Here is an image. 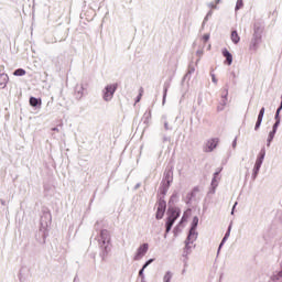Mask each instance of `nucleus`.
Here are the masks:
<instances>
[{
    "instance_id": "72a5a7b5",
    "label": "nucleus",
    "mask_w": 282,
    "mask_h": 282,
    "mask_svg": "<svg viewBox=\"0 0 282 282\" xmlns=\"http://www.w3.org/2000/svg\"><path fill=\"white\" fill-rule=\"evenodd\" d=\"M241 8H243V0H237L236 7H235L236 12L241 10Z\"/></svg>"
},
{
    "instance_id": "5701e85b",
    "label": "nucleus",
    "mask_w": 282,
    "mask_h": 282,
    "mask_svg": "<svg viewBox=\"0 0 282 282\" xmlns=\"http://www.w3.org/2000/svg\"><path fill=\"white\" fill-rule=\"evenodd\" d=\"M221 101H220V106H223V107H226V105H227V102H228V86L227 87H225V89H224V94L221 95Z\"/></svg>"
},
{
    "instance_id": "0eeeda50",
    "label": "nucleus",
    "mask_w": 282,
    "mask_h": 282,
    "mask_svg": "<svg viewBox=\"0 0 282 282\" xmlns=\"http://www.w3.org/2000/svg\"><path fill=\"white\" fill-rule=\"evenodd\" d=\"M52 224V213L47 212H43L41 219H40V227L41 228H45L47 230V228H50Z\"/></svg>"
},
{
    "instance_id": "680f3d73",
    "label": "nucleus",
    "mask_w": 282,
    "mask_h": 282,
    "mask_svg": "<svg viewBox=\"0 0 282 282\" xmlns=\"http://www.w3.org/2000/svg\"><path fill=\"white\" fill-rule=\"evenodd\" d=\"M139 279H141V282H147L145 275H143V276L139 278Z\"/></svg>"
},
{
    "instance_id": "2eb2a0df",
    "label": "nucleus",
    "mask_w": 282,
    "mask_h": 282,
    "mask_svg": "<svg viewBox=\"0 0 282 282\" xmlns=\"http://www.w3.org/2000/svg\"><path fill=\"white\" fill-rule=\"evenodd\" d=\"M221 54L226 58L225 65H232V53L228 48H223Z\"/></svg>"
},
{
    "instance_id": "ea45409f",
    "label": "nucleus",
    "mask_w": 282,
    "mask_h": 282,
    "mask_svg": "<svg viewBox=\"0 0 282 282\" xmlns=\"http://www.w3.org/2000/svg\"><path fill=\"white\" fill-rule=\"evenodd\" d=\"M217 186H218V185H210V188H209V192H208V193H209L210 195H215V193H216V191H217Z\"/></svg>"
},
{
    "instance_id": "f3484780",
    "label": "nucleus",
    "mask_w": 282,
    "mask_h": 282,
    "mask_svg": "<svg viewBox=\"0 0 282 282\" xmlns=\"http://www.w3.org/2000/svg\"><path fill=\"white\" fill-rule=\"evenodd\" d=\"M175 225V220L171 218H166L165 220V234H164V239H166L169 232L173 229V226Z\"/></svg>"
},
{
    "instance_id": "423d86ee",
    "label": "nucleus",
    "mask_w": 282,
    "mask_h": 282,
    "mask_svg": "<svg viewBox=\"0 0 282 282\" xmlns=\"http://www.w3.org/2000/svg\"><path fill=\"white\" fill-rule=\"evenodd\" d=\"M167 219H172L173 221H176V219H180V216L182 215V209H180V207H175V206H169L167 207Z\"/></svg>"
},
{
    "instance_id": "9b49d317",
    "label": "nucleus",
    "mask_w": 282,
    "mask_h": 282,
    "mask_svg": "<svg viewBox=\"0 0 282 282\" xmlns=\"http://www.w3.org/2000/svg\"><path fill=\"white\" fill-rule=\"evenodd\" d=\"M35 239L39 243H45V239H47V229L40 227L39 231L35 234Z\"/></svg>"
},
{
    "instance_id": "864d4df0",
    "label": "nucleus",
    "mask_w": 282,
    "mask_h": 282,
    "mask_svg": "<svg viewBox=\"0 0 282 282\" xmlns=\"http://www.w3.org/2000/svg\"><path fill=\"white\" fill-rule=\"evenodd\" d=\"M281 111H282V102H280V105H279V107H278L275 113H281Z\"/></svg>"
},
{
    "instance_id": "473e14b6",
    "label": "nucleus",
    "mask_w": 282,
    "mask_h": 282,
    "mask_svg": "<svg viewBox=\"0 0 282 282\" xmlns=\"http://www.w3.org/2000/svg\"><path fill=\"white\" fill-rule=\"evenodd\" d=\"M153 261H155V258H150L143 263L142 268L147 270L151 265V263H153Z\"/></svg>"
},
{
    "instance_id": "a18cd8bd",
    "label": "nucleus",
    "mask_w": 282,
    "mask_h": 282,
    "mask_svg": "<svg viewBox=\"0 0 282 282\" xmlns=\"http://www.w3.org/2000/svg\"><path fill=\"white\" fill-rule=\"evenodd\" d=\"M196 56H198L199 58H202V56H204V51H203V50L196 51Z\"/></svg>"
},
{
    "instance_id": "0e129e2a",
    "label": "nucleus",
    "mask_w": 282,
    "mask_h": 282,
    "mask_svg": "<svg viewBox=\"0 0 282 282\" xmlns=\"http://www.w3.org/2000/svg\"><path fill=\"white\" fill-rule=\"evenodd\" d=\"M224 246H225V243L220 242L219 246H218L219 250H221V248H224Z\"/></svg>"
},
{
    "instance_id": "774afa93",
    "label": "nucleus",
    "mask_w": 282,
    "mask_h": 282,
    "mask_svg": "<svg viewBox=\"0 0 282 282\" xmlns=\"http://www.w3.org/2000/svg\"><path fill=\"white\" fill-rule=\"evenodd\" d=\"M135 189L140 188V183L134 186Z\"/></svg>"
},
{
    "instance_id": "58836bf2",
    "label": "nucleus",
    "mask_w": 282,
    "mask_h": 282,
    "mask_svg": "<svg viewBox=\"0 0 282 282\" xmlns=\"http://www.w3.org/2000/svg\"><path fill=\"white\" fill-rule=\"evenodd\" d=\"M263 116H265V107H262V108L259 110L258 118H260V119L263 120Z\"/></svg>"
},
{
    "instance_id": "49530a36",
    "label": "nucleus",
    "mask_w": 282,
    "mask_h": 282,
    "mask_svg": "<svg viewBox=\"0 0 282 282\" xmlns=\"http://www.w3.org/2000/svg\"><path fill=\"white\" fill-rule=\"evenodd\" d=\"M162 142H171V137H166L165 134H163Z\"/></svg>"
},
{
    "instance_id": "4d7b16f0",
    "label": "nucleus",
    "mask_w": 282,
    "mask_h": 282,
    "mask_svg": "<svg viewBox=\"0 0 282 282\" xmlns=\"http://www.w3.org/2000/svg\"><path fill=\"white\" fill-rule=\"evenodd\" d=\"M141 98H142V95H138L135 98V102H140Z\"/></svg>"
},
{
    "instance_id": "13d9d810",
    "label": "nucleus",
    "mask_w": 282,
    "mask_h": 282,
    "mask_svg": "<svg viewBox=\"0 0 282 282\" xmlns=\"http://www.w3.org/2000/svg\"><path fill=\"white\" fill-rule=\"evenodd\" d=\"M73 282H80V279H78V274L75 275L74 281Z\"/></svg>"
},
{
    "instance_id": "4468645a",
    "label": "nucleus",
    "mask_w": 282,
    "mask_h": 282,
    "mask_svg": "<svg viewBox=\"0 0 282 282\" xmlns=\"http://www.w3.org/2000/svg\"><path fill=\"white\" fill-rule=\"evenodd\" d=\"M29 105H31V107H33L34 109H41V106L43 105V100L41 98L31 96L29 99Z\"/></svg>"
},
{
    "instance_id": "cd10ccee",
    "label": "nucleus",
    "mask_w": 282,
    "mask_h": 282,
    "mask_svg": "<svg viewBox=\"0 0 282 282\" xmlns=\"http://www.w3.org/2000/svg\"><path fill=\"white\" fill-rule=\"evenodd\" d=\"M144 124H149V120H151V110H147L142 118Z\"/></svg>"
},
{
    "instance_id": "c756f323",
    "label": "nucleus",
    "mask_w": 282,
    "mask_h": 282,
    "mask_svg": "<svg viewBox=\"0 0 282 282\" xmlns=\"http://www.w3.org/2000/svg\"><path fill=\"white\" fill-rule=\"evenodd\" d=\"M26 72L23 68H18L13 72V76H25Z\"/></svg>"
},
{
    "instance_id": "c9c22d12",
    "label": "nucleus",
    "mask_w": 282,
    "mask_h": 282,
    "mask_svg": "<svg viewBox=\"0 0 282 282\" xmlns=\"http://www.w3.org/2000/svg\"><path fill=\"white\" fill-rule=\"evenodd\" d=\"M209 17H213V11L210 10V11H208L207 12V14H206V17L204 18V20H203V28L206 25V22L208 21V18Z\"/></svg>"
},
{
    "instance_id": "6e6552de",
    "label": "nucleus",
    "mask_w": 282,
    "mask_h": 282,
    "mask_svg": "<svg viewBox=\"0 0 282 282\" xmlns=\"http://www.w3.org/2000/svg\"><path fill=\"white\" fill-rule=\"evenodd\" d=\"M147 252H149V243L144 242L137 249L133 258L134 261H140V259H142L147 254Z\"/></svg>"
},
{
    "instance_id": "09e8293b",
    "label": "nucleus",
    "mask_w": 282,
    "mask_h": 282,
    "mask_svg": "<svg viewBox=\"0 0 282 282\" xmlns=\"http://www.w3.org/2000/svg\"><path fill=\"white\" fill-rule=\"evenodd\" d=\"M187 219H186V216H182L180 223H178V226H182V224L186 223Z\"/></svg>"
},
{
    "instance_id": "de8ad7c7",
    "label": "nucleus",
    "mask_w": 282,
    "mask_h": 282,
    "mask_svg": "<svg viewBox=\"0 0 282 282\" xmlns=\"http://www.w3.org/2000/svg\"><path fill=\"white\" fill-rule=\"evenodd\" d=\"M183 263L184 268H188V257H184Z\"/></svg>"
},
{
    "instance_id": "39448f33",
    "label": "nucleus",
    "mask_w": 282,
    "mask_h": 282,
    "mask_svg": "<svg viewBox=\"0 0 282 282\" xmlns=\"http://www.w3.org/2000/svg\"><path fill=\"white\" fill-rule=\"evenodd\" d=\"M195 241H197V236L187 234V237L184 241L185 247L183 249V257H188V254H191V252H193V247L191 245L195 243Z\"/></svg>"
},
{
    "instance_id": "4be33fe9",
    "label": "nucleus",
    "mask_w": 282,
    "mask_h": 282,
    "mask_svg": "<svg viewBox=\"0 0 282 282\" xmlns=\"http://www.w3.org/2000/svg\"><path fill=\"white\" fill-rule=\"evenodd\" d=\"M156 210L166 212V200L163 197H159Z\"/></svg>"
},
{
    "instance_id": "a19ab883",
    "label": "nucleus",
    "mask_w": 282,
    "mask_h": 282,
    "mask_svg": "<svg viewBox=\"0 0 282 282\" xmlns=\"http://www.w3.org/2000/svg\"><path fill=\"white\" fill-rule=\"evenodd\" d=\"M203 41H204V43H208V41H210V34H204L203 35Z\"/></svg>"
},
{
    "instance_id": "69168bd1",
    "label": "nucleus",
    "mask_w": 282,
    "mask_h": 282,
    "mask_svg": "<svg viewBox=\"0 0 282 282\" xmlns=\"http://www.w3.org/2000/svg\"><path fill=\"white\" fill-rule=\"evenodd\" d=\"M0 204H1L2 206H6V200L0 199Z\"/></svg>"
},
{
    "instance_id": "e2e57ef3",
    "label": "nucleus",
    "mask_w": 282,
    "mask_h": 282,
    "mask_svg": "<svg viewBox=\"0 0 282 282\" xmlns=\"http://www.w3.org/2000/svg\"><path fill=\"white\" fill-rule=\"evenodd\" d=\"M51 131H56V132H58L59 130H58V127H54V128L51 129Z\"/></svg>"
},
{
    "instance_id": "6ab92c4d",
    "label": "nucleus",
    "mask_w": 282,
    "mask_h": 282,
    "mask_svg": "<svg viewBox=\"0 0 282 282\" xmlns=\"http://www.w3.org/2000/svg\"><path fill=\"white\" fill-rule=\"evenodd\" d=\"M192 74H195V66L193 64H189L187 73L184 75L182 83L184 84L185 80H191Z\"/></svg>"
},
{
    "instance_id": "37998d69",
    "label": "nucleus",
    "mask_w": 282,
    "mask_h": 282,
    "mask_svg": "<svg viewBox=\"0 0 282 282\" xmlns=\"http://www.w3.org/2000/svg\"><path fill=\"white\" fill-rule=\"evenodd\" d=\"M210 186H219V183L217 182V178L213 177Z\"/></svg>"
},
{
    "instance_id": "2f4dec72",
    "label": "nucleus",
    "mask_w": 282,
    "mask_h": 282,
    "mask_svg": "<svg viewBox=\"0 0 282 282\" xmlns=\"http://www.w3.org/2000/svg\"><path fill=\"white\" fill-rule=\"evenodd\" d=\"M263 122V119L261 118H257V121H256V126H254V131H259V129H261V123Z\"/></svg>"
},
{
    "instance_id": "412c9836",
    "label": "nucleus",
    "mask_w": 282,
    "mask_h": 282,
    "mask_svg": "<svg viewBox=\"0 0 282 282\" xmlns=\"http://www.w3.org/2000/svg\"><path fill=\"white\" fill-rule=\"evenodd\" d=\"M169 188H171V185H165L164 183H161V186L159 187V191H160L159 197H162L164 199V197L169 193Z\"/></svg>"
},
{
    "instance_id": "b1692460",
    "label": "nucleus",
    "mask_w": 282,
    "mask_h": 282,
    "mask_svg": "<svg viewBox=\"0 0 282 282\" xmlns=\"http://www.w3.org/2000/svg\"><path fill=\"white\" fill-rule=\"evenodd\" d=\"M231 41L235 45H237L239 41H241V37L239 36V33L237 32V30L231 32Z\"/></svg>"
},
{
    "instance_id": "603ef678",
    "label": "nucleus",
    "mask_w": 282,
    "mask_h": 282,
    "mask_svg": "<svg viewBox=\"0 0 282 282\" xmlns=\"http://www.w3.org/2000/svg\"><path fill=\"white\" fill-rule=\"evenodd\" d=\"M237 204H239L238 202H236L231 208V215H235V209L237 208Z\"/></svg>"
},
{
    "instance_id": "5fc2aeb1",
    "label": "nucleus",
    "mask_w": 282,
    "mask_h": 282,
    "mask_svg": "<svg viewBox=\"0 0 282 282\" xmlns=\"http://www.w3.org/2000/svg\"><path fill=\"white\" fill-rule=\"evenodd\" d=\"M225 106H221L220 104L217 106V111H224Z\"/></svg>"
},
{
    "instance_id": "338daca9",
    "label": "nucleus",
    "mask_w": 282,
    "mask_h": 282,
    "mask_svg": "<svg viewBox=\"0 0 282 282\" xmlns=\"http://www.w3.org/2000/svg\"><path fill=\"white\" fill-rule=\"evenodd\" d=\"M182 274H186V268L184 267V269L182 270Z\"/></svg>"
},
{
    "instance_id": "7ed1b4c3",
    "label": "nucleus",
    "mask_w": 282,
    "mask_h": 282,
    "mask_svg": "<svg viewBox=\"0 0 282 282\" xmlns=\"http://www.w3.org/2000/svg\"><path fill=\"white\" fill-rule=\"evenodd\" d=\"M264 160H265V147L261 148L257 156V160L252 170V174H251L252 182H254V180L259 177V171H261V166L263 165Z\"/></svg>"
},
{
    "instance_id": "c03bdc74",
    "label": "nucleus",
    "mask_w": 282,
    "mask_h": 282,
    "mask_svg": "<svg viewBox=\"0 0 282 282\" xmlns=\"http://www.w3.org/2000/svg\"><path fill=\"white\" fill-rule=\"evenodd\" d=\"M147 269H143V267H141V269L139 270V278H142V276H144V271H145Z\"/></svg>"
},
{
    "instance_id": "f704fd0d",
    "label": "nucleus",
    "mask_w": 282,
    "mask_h": 282,
    "mask_svg": "<svg viewBox=\"0 0 282 282\" xmlns=\"http://www.w3.org/2000/svg\"><path fill=\"white\" fill-rule=\"evenodd\" d=\"M281 126V121H275L272 126V130L273 133H276V131H279V127Z\"/></svg>"
},
{
    "instance_id": "1a4fd4ad",
    "label": "nucleus",
    "mask_w": 282,
    "mask_h": 282,
    "mask_svg": "<svg viewBox=\"0 0 282 282\" xmlns=\"http://www.w3.org/2000/svg\"><path fill=\"white\" fill-rule=\"evenodd\" d=\"M161 184L171 186L173 184V167L165 169Z\"/></svg>"
},
{
    "instance_id": "ddd939ff",
    "label": "nucleus",
    "mask_w": 282,
    "mask_h": 282,
    "mask_svg": "<svg viewBox=\"0 0 282 282\" xmlns=\"http://www.w3.org/2000/svg\"><path fill=\"white\" fill-rule=\"evenodd\" d=\"M198 191H199V186H195V187H193V189L189 193H187V195L185 197V204L187 206H191V204L193 203V199H195Z\"/></svg>"
},
{
    "instance_id": "f03ea898",
    "label": "nucleus",
    "mask_w": 282,
    "mask_h": 282,
    "mask_svg": "<svg viewBox=\"0 0 282 282\" xmlns=\"http://www.w3.org/2000/svg\"><path fill=\"white\" fill-rule=\"evenodd\" d=\"M262 39H263V25H261V23L259 22H256L253 24V34L251 37L249 50L251 52H257V50H259V46L261 45Z\"/></svg>"
},
{
    "instance_id": "393cba45",
    "label": "nucleus",
    "mask_w": 282,
    "mask_h": 282,
    "mask_svg": "<svg viewBox=\"0 0 282 282\" xmlns=\"http://www.w3.org/2000/svg\"><path fill=\"white\" fill-rule=\"evenodd\" d=\"M274 135H276V132L270 131L268 134V139H267V147L270 148L273 140H274Z\"/></svg>"
},
{
    "instance_id": "20e7f679",
    "label": "nucleus",
    "mask_w": 282,
    "mask_h": 282,
    "mask_svg": "<svg viewBox=\"0 0 282 282\" xmlns=\"http://www.w3.org/2000/svg\"><path fill=\"white\" fill-rule=\"evenodd\" d=\"M116 91H118V83L105 86L102 90V99L105 100V102H111V100H113Z\"/></svg>"
},
{
    "instance_id": "4c0bfd02",
    "label": "nucleus",
    "mask_w": 282,
    "mask_h": 282,
    "mask_svg": "<svg viewBox=\"0 0 282 282\" xmlns=\"http://www.w3.org/2000/svg\"><path fill=\"white\" fill-rule=\"evenodd\" d=\"M174 237H177L180 232H182V229L180 228V225H176L173 229Z\"/></svg>"
},
{
    "instance_id": "aec40b11",
    "label": "nucleus",
    "mask_w": 282,
    "mask_h": 282,
    "mask_svg": "<svg viewBox=\"0 0 282 282\" xmlns=\"http://www.w3.org/2000/svg\"><path fill=\"white\" fill-rule=\"evenodd\" d=\"M8 80H10L8 74H0V89H6V87H8Z\"/></svg>"
},
{
    "instance_id": "79ce46f5",
    "label": "nucleus",
    "mask_w": 282,
    "mask_h": 282,
    "mask_svg": "<svg viewBox=\"0 0 282 282\" xmlns=\"http://www.w3.org/2000/svg\"><path fill=\"white\" fill-rule=\"evenodd\" d=\"M274 120L275 122H281V112H275Z\"/></svg>"
},
{
    "instance_id": "dca6fc26",
    "label": "nucleus",
    "mask_w": 282,
    "mask_h": 282,
    "mask_svg": "<svg viewBox=\"0 0 282 282\" xmlns=\"http://www.w3.org/2000/svg\"><path fill=\"white\" fill-rule=\"evenodd\" d=\"M85 96V86L76 85L75 86V98L76 100H80Z\"/></svg>"
},
{
    "instance_id": "8fccbe9b",
    "label": "nucleus",
    "mask_w": 282,
    "mask_h": 282,
    "mask_svg": "<svg viewBox=\"0 0 282 282\" xmlns=\"http://www.w3.org/2000/svg\"><path fill=\"white\" fill-rule=\"evenodd\" d=\"M208 7L212 8L213 10H217V4H215V2H209Z\"/></svg>"
},
{
    "instance_id": "f257e3e1",
    "label": "nucleus",
    "mask_w": 282,
    "mask_h": 282,
    "mask_svg": "<svg viewBox=\"0 0 282 282\" xmlns=\"http://www.w3.org/2000/svg\"><path fill=\"white\" fill-rule=\"evenodd\" d=\"M94 228L97 232L95 241H98V246L101 250L99 256L101 257V260L105 261L107 254L111 252V234L109 230L102 229V221L100 220H97Z\"/></svg>"
},
{
    "instance_id": "f8f14e48",
    "label": "nucleus",
    "mask_w": 282,
    "mask_h": 282,
    "mask_svg": "<svg viewBox=\"0 0 282 282\" xmlns=\"http://www.w3.org/2000/svg\"><path fill=\"white\" fill-rule=\"evenodd\" d=\"M217 144H219V138H213L207 141V149L205 150L206 153H213L215 149H217Z\"/></svg>"
},
{
    "instance_id": "c85d7f7f",
    "label": "nucleus",
    "mask_w": 282,
    "mask_h": 282,
    "mask_svg": "<svg viewBox=\"0 0 282 282\" xmlns=\"http://www.w3.org/2000/svg\"><path fill=\"white\" fill-rule=\"evenodd\" d=\"M165 213H166V212H164V210L156 209L155 219H158V220L164 219Z\"/></svg>"
},
{
    "instance_id": "052dcab7",
    "label": "nucleus",
    "mask_w": 282,
    "mask_h": 282,
    "mask_svg": "<svg viewBox=\"0 0 282 282\" xmlns=\"http://www.w3.org/2000/svg\"><path fill=\"white\" fill-rule=\"evenodd\" d=\"M213 177H215L217 180V177H219V172H215Z\"/></svg>"
},
{
    "instance_id": "a878e982",
    "label": "nucleus",
    "mask_w": 282,
    "mask_h": 282,
    "mask_svg": "<svg viewBox=\"0 0 282 282\" xmlns=\"http://www.w3.org/2000/svg\"><path fill=\"white\" fill-rule=\"evenodd\" d=\"M163 124H164V130L165 131H173V126L169 124V121L166 120V115L162 116Z\"/></svg>"
},
{
    "instance_id": "e433bc0d",
    "label": "nucleus",
    "mask_w": 282,
    "mask_h": 282,
    "mask_svg": "<svg viewBox=\"0 0 282 282\" xmlns=\"http://www.w3.org/2000/svg\"><path fill=\"white\" fill-rule=\"evenodd\" d=\"M231 230H232V223L229 224V226L227 228V231H226L224 237L228 239L230 237Z\"/></svg>"
},
{
    "instance_id": "a211bd4d",
    "label": "nucleus",
    "mask_w": 282,
    "mask_h": 282,
    "mask_svg": "<svg viewBox=\"0 0 282 282\" xmlns=\"http://www.w3.org/2000/svg\"><path fill=\"white\" fill-rule=\"evenodd\" d=\"M171 88V79L164 82L163 84V100H162V105L166 104V96L169 94V89Z\"/></svg>"
},
{
    "instance_id": "bb28decb",
    "label": "nucleus",
    "mask_w": 282,
    "mask_h": 282,
    "mask_svg": "<svg viewBox=\"0 0 282 282\" xmlns=\"http://www.w3.org/2000/svg\"><path fill=\"white\" fill-rule=\"evenodd\" d=\"M180 197V195L177 194V192H174L172 194V196L170 197V200L167 203L169 206H173L175 204V199H177Z\"/></svg>"
},
{
    "instance_id": "7c9ffc66",
    "label": "nucleus",
    "mask_w": 282,
    "mask_h": 282,
    "mask_svg": "<svg viewBox=\"0 0 282 282\" xmlns=\"http://www.w3.org/2000/svg\"><path fill=\"white\" fill-rule=\"evenodd\" d=\"M172 279H173V273H171V271H167L163 278V282H171Z\"/></svg>"
},
{
    "instance_id": "9d476101",
    "label": "nucleus",
    "mask_w": 282,
    "mask_h": 282,
    "mask_svg": "<svg viewBox=\"0 0 282 282\" xmlns=\"http://www.w3.org/2000/svg\"><path fill=\"white\" fill-rule=\"evenodd\" d=\"M197 226H199V217L194 216L187 235L199 237V234L197 232Z\"/></svg>"
},
{
    "instance_id": "bf43d9fd",
    "label": "nucleus",
    "mask_w": 282,
    "mask_h": 282,
    "mask_svg": "<svg viewBox=\"0 0 282 282\" xmlns=\"http://www.w3.org/2000/svg\"><path fill=\"white\" fill-rule=\"evenodd\" d=\"M228 241V238L223 237L220 243H226Z\"/></svg>"
},
{
    "instance_id": "3c124183",
    "label": "nucleus",
    "mask_w": 282,
    "mask_h": 282,
    "mask_svg": "<svg viewBox=\"0 0 282 282\" xmlns=\"http://www.w3.org/2000/svg\"><path fill=\"white\" fill-rule=\"evenodd\" d=\"M210 76H212V82L215 84V85H217V77L215 76V74H210Z\"/></svg>"
},
{
    "instance_id": "6e6d98bb",
    "label": "nucleus",
    "mask_w": 282,
    "mask_h": 282,
    "mask_svg": "<svg viewBox=\"0 0 282 282\" xmlns=\"http://www.w3.org/2000/svg\"><path fill=\"white\" fill-rule=\"evenodd\" d=\"M231 147H232V149H235L237 147V138L234 139Z\"/></svg>"
}]
</instances>
